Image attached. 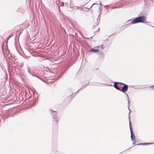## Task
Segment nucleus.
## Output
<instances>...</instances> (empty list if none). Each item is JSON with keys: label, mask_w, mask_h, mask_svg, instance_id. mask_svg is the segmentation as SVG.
<instances>
[{"label": "nucleus", "mask_w": 154, "mask_h": 154, "mask_svg": "<svg viewBox=\"0 0 154 154\" xmlns=\"http://www.w3.org/2000/svg\"><path fill=\"white\" fill-rule=\"evenodd\" d=\"M146 17L144 16H140L137 17L134 19L131 20V19L129 20L126 22L127 25L134 24L139 23H143L146 20Z\"/></svg>", "instance_id": "f257e3e1"}, {"label": "nucleus", "mask_w": 154, "mask_h": 154, "mask_svg": "<svg viewBox=\"0 0 154 154\" xmlns=\"http://www.w3.org/2000/svg\"><path fill=\"white\" fill-rule=\"evenodd\" d=\"M50 112L51 113L53 114V118L56 122V124L57 126V124L58 121H59V119H58L57 117V112L54 111L52 109H51L50 110Z\"/></svg>", "instance_id": "f03ea898"}, {"label": "nucleus", "mask_w": 154, "mask_h": 154, "mask_svg": "<svg viewBox=\"0 0 154 154\" xmlns=\"http://www.w3.org/2000/svg\"><path fill=\"white\" fill-rule=\"evenodd\" d=\"M120 83L123 85V86L122 87V89H120V90L119 91L124 93L125 92L128 90V85L122 83Z\"/></svg>", "instance_id": "7ed1b4c3"}, {"label": "nucleus", "mask_w": 154, "mask_h": 154, "mask_svg": "<svg viewBox=\"0 0 154 154\" xmlns=\"http://www.w3.org/2000/svg\"><path fill=\"white\" fill-rule=\"evenodd\" d=\"M131 139L132 141L136 140V138L134 133L133 131V129H131Z\"/></svg>", "instance_id": "20e7f679"}, {"label": "nucleus", "mask_w": 154, "mask_h": 154, "mask_svg": "<svg viewBox=\"0 0 154 154\" xmlns=\"http://www.w3.org/2000/svg\"><path fill=\"white\" fill-rule=\"evenodd\" d=\"M121 82H115L114 84V87L118 90H120V88L118 86V83H120Z\"/></svg>", "instance_id": "39448f33"}, {"label": "nucleus", "mask_w": 154, "mask_h": 154, "mask_svg": "<svg viewBox=\"0 0 154 154\" xmlns=\"http://www.w3.org/2000/svg\"><path fill=\"white\" fill-rule=\"evenodd\" d=\"M28 71L30 74L32 75L33 76H35V74H34V72L31 69H28Z\"/></svg>", "instance_id": "423d86ee"}, {"label": "nucleus", "mask_w": 154, "mask_h": 154, "mask_svg": "<svg viewBox=\"0 0 154 154\" xmlns=\"http://www.w3.org/2000/svg\"><path fill=\"white\" fill-rule=\"evenodd\" d=\"M153 143H139V144H137V145H149V144H153Z\"/></svg>", "instance_id": "0eeeda50"}, {"label": "nucleus", "mask_w": 154, "mask_h": 154, "mask_svg": "<svg viewBox=\"0 0 154 154\" xmlns=\"http://www.w3.org/2000/svg\"><path fill=\"white\" fill-rule=\"evenodd\" d=\"M90 51L94 53H97L98 51V50L97 49H93L91 50Z\"/></svg>", "instance_id": "6e6552de"}, {"label": "nucleus", "mask_w": 154, "mask_h": 154, "mask_svg": "<svg viewBox=\"0 0 154 154\" xmlns=\"http://www.w3.org/2000/svg\"><path fill=\"white\" fill-rule=\"evenodd\" d=\"M125 94L126 95V96H127V97L128 98V106H129L130 100H129V97H128V94L126 92H125Z\"/></svg>", "instance_id": "1a4fd4ad"}, {"label": "nucleus", "mask_w": 154, "mask_h": 154, "mask_svg": "<svg viewBox=\"0 0 154 154\" xmlns=\"http://www.w3.org/2000/svg\"><path fill=\"white\" fill-rule=\"evenodd\" d=\"M129 127L130 131H131V130L132 129V128L131 127V124L130 121H129Z\"/></svg>", "instance_id": "9d476101"}, {"label": "nucleus", "mask_w": 154, "mask_h": 154, "mask_svg": "<svg viewBox=\"0 0 154 154\" xmlns=\"http://www.w3.org/2000/svg\"><path fill=\"white\" fill-rule=\"evenodd\" d=\"M85 87V86H83L79 90H78V91L76 92H78V91L79 90H81V89H82V88H83V89Z\"/></svg>", "instance_id": "9b49d317"}, {"label": "nucleus", "mask_w": 154, "mask_h": 154, "mask_svg": "<svg viewBox=\"0 0 154 154\" xmlns=\"http://www.w3.org/2000/svg\"><path fill=\"white\" fill-rule=\"evenodd\" d=\"M133 141L134 142L132 143V144L133 145H134L136 142V140H135V141Z\"/></svg>", "instance_id": "f8f14e48"}, {"label": "nucleus", "mask_w": 154, "mask_h": 154, "mask_svg": "<svg viewBox=\"0 0 154 154\" xmlns=\"http://www.w3.org/2000/svg\"><path fill=\"white\" fill-rule=\"evenodd\" d=\"M102 9H101V7H100V8H99V10L100 11H102Z\"/></svg>", "instance_id": "ddd939ff"}, {"label": "nucleus", "mask_w": 154, "mask_h": 154, "mask_svg": "<svg viewBox=\"0 0 154 154\" xmlns=\"http://www.w3.org/2000/svg\"><path fill=\"white\" fill-rule=\"evenodd\" d=\"M64 3L62 2L61 5L63 6L64 5Z\"/></svg>", "instance_id": "4468645a"}, {"label": "nucleus", "mask_w": 154, "mask_h": 154, "mask_svg": "<svg viewBox=\"0 0 154 154\" xmlns=\"http://www.w3.org/2000/svg\"><path fill=\"white\" fill-rule=\"evenodd\" d=\"M96 4L95 3H94L91 6V7L90 8H91V7L93 5H94L95 4Z\"/></svg>", "instance_id": "2eb2a0df"}, {"label": "nucleus", "mask_w": 154, "mask_h": 154, "mask_svg": "<svg viewBox=\"0 0 154 154\" xmlns=\"http://www.w3.org/2000/svg\"><path fill=\"white\" fill-rule=\"evenodd\" d=\"M100 5H102V4H101V3H100Z\"/></svg>", "instance_id": "dca6fc26"}, {"label": "nucleus", "mask_w": 154, "mask_h": 154, "mask_svg": "<svg viewBox=\"0 0 154 154\" xmlns=\"http://www.w3.org/2000/svg\"><path fill=\"white\" fill-rule=\"evenodd\" d=\"M101 48H102V49H103V46H102V45L101 46Z\"/></svg>", "instance_id": "f3484780"}, {"label": "nucleus", "mask_w": 154, "mask_h": 154, "mask_svg": "<svg viewBox=\"0 0 154 154\" xmlns=\"http://www.w3.org/2000/svg\"><path fill=\"white\" fill-rule=\"evenodd\" d=\"M129 110L130 111V112H129V113H130V112H131V110H130L129 108Z\"/></svg>", "instance_id": "a211bd4d"}, {"label": "nucleus", "mask_w": 154, "mask_h": 154, "mask_svg": "<svg viewBox=\"0 0 154 154\" xmlns=\"http://www.w3.org/2000/svg\"><path fill=\"white\" fill-rule=\"evenodd\" d=\"M151 87H154V86H151Z\"/></svg>", "instance_id": "6ab92c4d"}, {"label": "nucleus", "mask_w": 154, "mask_h": 154, "mask_svg": "<svg viewBox=\"0 0 154 154\" xmlns=\"http://www.w3.org/2000/svg\"><path fill=\"white\" fill-rule=\"evenodd\" d=\"M37 74H38L39 73V72H37Z\"/></svg>", "instance_id": "aec40b11"}, {"label": "nucleus", "mask_w": 154, "mask_h": 154, "mask_svg": "<svg viewBox=\"0 0 154 154\" xmlns=\"http://www.w3.org/2000/svg\"><path fill=\"white\" fill-rule=\"evenodd\" d=\"M36 71H37V69H36Z\"/></svg>", "instance_id": "412c9836"}]
</instances>
